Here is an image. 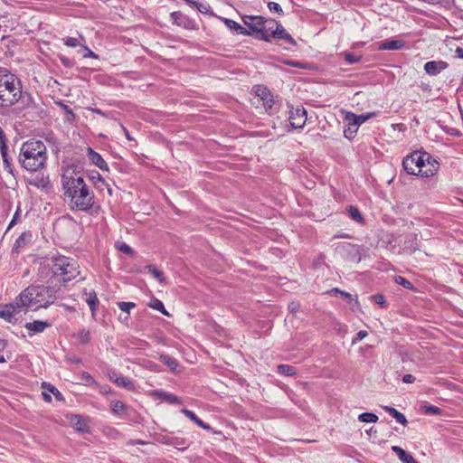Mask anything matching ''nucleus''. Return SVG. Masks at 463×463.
I'll list each match as a JSON object with an SVG mask.
<instances>
[{
  "label": "nucleus",
  "mask_w": 463,
  "mask_h": 463,
  "mask_svg": "<svg viewBox=\"0 0 463 463\" xmlns=\"http://www.w3.org/2000/svg\"><path fill=\"white\" fill-rule=\"evenodd\" d=\"M61 183L64 199L72 211L90 214L98 212L99 206L96 203L94 193L79 172L67 169L61 175Z\"/></svg>",
  "instance_id": "nucleus-1"
},
{
  "label": "nucleus",
  "mask_w": 463,
  "mask_h": 463,
  "mask_svg": "<svg viewBox=\"0 0 463 463\" xmlns=\"http://www.w3.org/2000/svg\"><path fill=\"white\" fill-rule=\"evenodd\" d=\"M21 102L29 107L32 98L22 90L20 79L7 70H0V113L6 115L10 109Z\"/></svg>",
  "instance_id": "nucleus-2"
},
{
  "label": "nucleus",
  "mask_w": 463,
  "mask_h": 463,
  "mask_svg": "<svg viewBox=\"0 0 463 463\" xmlns=\"http://www.w3.org/2000/svg\"><path fill=\"white\" fill-rule=\"evenodd\" d=\"M46 160V146L43 141L30 139L23 144L19 162L24 169L37 171L44 166Z\"/></svg>",
  "instance_id": "nucleus-3"
},
{
  "label": "nucleus",
  "mask_w": 463,
  "mask_h": 463,
  "mask_svg": "<svg viewBox=\"0 0 463 463\" xmlns=\"http://www.w3.org/2000/svg\"><path fill=\"white\" fill-rule=\"evenodd\" d=\"M55 292L52 287L31 286L19 294V301L24 307L46 308L56 299Z\"/></svg>",
  "instance_id": "nucleus-4"
},
{
  "label": "nucleus",
  "mask_w": 463,
  "mask_h": 463,
  "mask_svg": "<svg viewBox=\"0 0 463 463\" xmlns=\"http://www.w3.org/2000/svg\"><path fill=\"white\" fill-rule=\"evenodd\" d=\"M50 267L53 276L61 277L63 282L70 281L80 274L78 262L65 256L52 257Z\"/></svg>",
  "instance_id": "nucleus-5"
},
{
  "label": "nucleus",
  "mask_w": 463,
  "mask_h": 463,
  "mask_svg": "<svg viewBox=\"0 0 463 463\" xmlns=\"http://www.w3.org/2000/svg\"><path fill=\"white\" fill-rule=\"evenodd\" d=\"M244 24L249 28L248 31L251 32L250 35L258 40L270 42L269 20L263 16L244 15L242 16Z\"/></svg>",
  "instance_id": "nucleus-6"
},
{
  "label": "nucleus",
  "mask_w": 463,
  "mask_h": 463,
  "mask_svg": "<svg viewBox=\"0 0 463 463\" xmlns=\"http://www.w3.org/2000/svg\"><path fill=\"white\" fill-rule=\"evenodd\" d=\"M425 153L414 151L402 160V167L409 175H420V169L425 166Z\"/></svg>",
  "instance_id": "nucleus-7"
},
{
  "label": "nucleus",
  "mask_w": 463,
  "mask_h": 463,
  "mask_svg": "<svg viewBox=\"0 0 463 463\" xmlns=\"http://www.w3.org/2000/svg\"><path fill=\"white\" fill-rule=\"evenodd\" d=\"M288 121L292 129H301L307 121V110L301 107H290Z\"/></svg>",
  "instance_id": "nucleus-8"
},
{
  "label": "nucleus",
  "mask_w": 463,
  "mask_h": 463,
  "mask_svg": "<svg viewBox=\"0 0 463 463\" xmlns=\"http://www.w3.org/2000/svg\"><path fill=\"white\" fill-rule=\"evenodd\" d=\"M269 26L271 27L269 30L270 39H283L292 45H296L297 43L294 38L287 32V30L275 20H269Z\"/></svg>",
  "instance_id": "nucleus-9"
},
{
  "label": "nucleus",
  "mask_w": 463,
  "mask_h": 463,
  "mask_svg": "<svg viewBox=\"0 0 463 463\" xmlns=\"http://www.w3.org/2000/svg\"><path fill=\"white\" fill-rule=\"evenodd\" d=\"M23 308H24V306L21 305L18 296L13 303L6 304L0 310V317L5 319L6 322L13 323L14 314L19 313Z\"/></svg>",
  "instance_id": "nucleus-10"
},
{
  "label": "nucleus",
  "mask_w": 463,
  "mask_h": 463,
  "mask_svg": "<svg viewBox=\"0 0 463 463\" xmlns=\"http://www.w3.org/2000/svg\"><path fill=\"white\" fill-rule=\"evenodd\" d=\"M255 93L257 97L262 101V106L266 110L273 109L274 105L276 104L273 95L269 91V90L262 85H257L254 87Z\"/></svg>",
  "instance_id": "nucleus-11"
},
{
  "label": "nucleus",
  "mask_w": 463,
  "mask_h": 463,
  "mask_svg": "<svg viewBox=\"0 0 463 463\" xmlns=\"http://www.w3.org/2000/svg\"><path fill=\"white\" fill-rule=\"evenodd\" d=\"M425 166L420 169V175L424 177H430L437 174L439 168V163L429 153H425Z\"/></svg>",
  "instance_id": "nucleus-12"
},
{
  "label": "nucleus",
  "mask_w": 463,
  "mask_h": 463,
  "mask_svg": "<svg viewBox=\"0 0 463 463\" xmlns=\"http://www.w3.org/2000/svg\"><path fill=\"white\" fill-rule=\"evenodd\" d=\"M170 17L174 24L185 29L194 28V21L179 11L172 12Z\"/></svg>",
  "instance_id": "nucleus-13"
},
{
  "label": "nucleus",
  "mask_w": 463,
  "mask_h": 463,
  "mask_svg": "<svg viewBox=\"0 0 463 463\" xmlns=\"http://www.w3.org/2000/svg\"><path fill=\"white\" fill-rule=\"evenodd\" d=\"M449 67L447 61H430L425 63L424 70L427 74L430 76H436L440 71H444Z\"/></svg>",
  "instance_id": "nucleus-14"
},
{
  "label": "nucleus",
  "mask_w": 463,
  "mask_h": 463,
  "mask_svg": "<svg viewBox=\"0 0 463 463\" xmlns=\"http://www.w3.org/2000/svg\"><path fill=\"white\" fill-rule=\"evenodd\" d=\"M87 156L91 164L98 166L100 170L109 171V165L100 154L94 151L91 147H88Z\"/></svg>",
  "instance_id": "nucleus-15"
},
{
  "label": "nucleus",
  "mask_w": 463,
  "mask_h": 463,
  "mask_svg": "<svg viewBox=\"0 0 463 463\" xmlns=\"http://www.w3.org/2000/svg\"><path fill=\"white\" fill-rule=\"evenodd\" d=\"M8 146L5 138V136L3 134V131L0 130V153L3 157V163L5 165V168L10 173L13 174V168L10 162V159L7 155Z\"/></svg>",
  "instance_id": "nucleus-16"
},
{
  "label": "nucleus",
  "mask_w": 463,
  "mask_h": 463,
  "mask_svg": "<svg viewBox=\"0 0 463 463\" xmlns=\"http://www.w3.org/2000/svg\"><path fill=\"white\" fill-rule=\"evenodd\" d=\"M51 326L52 324L48 321L34 320L33 322L26 323L24 325V327L33 334H36L43 332L46 328L50 327Z\"/></svg>",
  "instance_id": "nucleus-17"
},
{
  "label": "nucleus",
  "mask_w": 463,
  "mask_h": 463,
  "mask_svg": "<svg viewBox=\"0 0 463 463\" xmlns=\"http://www.w3.org/2000/svg\"><path fill=\"white\" fill-rule=\"evenodd\" d=\"M375 116V112H369L365 114L356 115L353 112H347L345 120H352L356 126H361L366 120Z\"/></svg>",
  "instance_id": "nucleus-18"
},
{
  "label": "nucleus",
  "mask_w": 463,
  "mask_h": 463,
  "mask_svg": "<svg viewBox=\"0 0 463 463\" xmlns=\"http://www.w3.org/2000/svg\"><path fill=\"white\" fill-rule=\"evenodd\" d=\"M224 24L227 28L233 31L236 34H242V35H250L251 32L248 31L245 27L241 26L240 24H238L236 21L229 19V18H223L222 19Z\"/></svg>",
  "instance_id": "nucleus-19"
},
{
  "label": "nucleus",
  "mask_w": 463,
  "mask_h": 463,
  "mask_svg": "<svg viewBox=\"0 0 463 463\" xmlns=\"http://www.w3.org/2000/svg\"><path fill=\"white\" fill-rule=\"evenodd\" d=\"M84 294L86 296L85 300H86L87 304L89 305L90 309L91 311V317L93 318H95L96 312H97V307H98V306L99 304V298L97 297V294H96V292L94 290H91V291H89V292L85 291Z\"/></svg>",
  "instance_id": "nucleus-20"
},
{
  "label": "nucleus",
  "mask_w": 463,
  "mask_h": 463,
  "mask_svg": "<svg viewBox=\"0 0 463 463\" xmlns=\"http://www.w3.org/2000/svg\"><path fill=\"white\" fill-rule=\"evenodd\" d=\"M392 450L397 455V457L402 463H418L412 455L406 452L403 449H402L399 446H392Z\"/></svg>",
  "instance_id": "nucleus-21"
},
{
  "label": "nucleus",
  "mask_w": 463,
  "mask_h": 463,
  "mask_svg": "<svg viewBox=\"0 0 463 463\" xmlns=\"http://www.w3.org/2000/svg\"><path fill=\"white\" fill-rule=\"evenodd\" d=\"M405 43L402 40H386L379 45V50H401Z\"/></svg>",
  "instance_id": "nucleus-22"
},
{
  "label": "nucleus",
  "mask_w": 463,
  "mask_h": 463,
  "mask_svg": "<svg viewBox=\"0 0 463 463\" xmlns=\"http://www.w3.org/2000/svg\"><path fill=\"white\" fill-rule=\"evenodd\" d=\"M181 412L202 429L205 430H210L212 429L210 425L204 423L202 420H200L194 411L188 409H182Z\"/></svg>",
  "instance_id": "nucleus-23"
},
{
  "label": "nucleus",
  "mask_w": 463,
  "mask_h": 463,
  "mask_svg": "<svg viewBox=\"0 0 463 463\" xmlns=\"http://www.w3.org/2000/svg\"><path fill=\"white\" fill-rule=\"evenodd\" d=\"M383 410L388 412L392 417H393L397 422L401 423L403 426L408 424V420L404 414L397 411L395 408L391 406H383Z\"/></svg>",
  "instance_id": "nucleus-24"
},
{
  "label": "nucleus",
  "mask_w": 463,
  "mask_h": 463,
  "mask_svg": "<svg viewBox=\"0 0 463 463\" xmlns=\"http://www.w3.org/2000/svg\"><path fill=\"white\" fill-rule=\"evenodd\" d=\"M155 394L161 400L165 401L171 404H179L181 400L176 395L169 393L165 391H156Z\"/></svg>",
  "instance_id": "nucleus-25"
},
{
  "label": "nucleus",
  "mask_w": 463,
  "mask_h": 463,
  "mask_svg": "<svg viewBox=\"0 0 463 463\" xmlns=\"http://www.w3.org/2000/svg\"><path fill=\"white\" fill-rule=\"evenodd\" d=\"M346 121L347 124L345 126L344 135L347 139L352 140L356 136L359 127L356 126L352 120Z\"/></svg>",
  "instance_id": "nucleus-26"
},
{
  "label": "nucleus",
  "mask_w": 463,
  "mask_h": 463,
  "mask_svg": "<svg viewBox=\"0 0 463 463\" xmlns=\"http://www.w3.org/2000/svg\"><path fill=\"white\" fill-rule=\"evenodd\" d=\"M71 423L73 424L74 428L80 431V432H86L88 431V424L86 422V420L79 416V415H75L71 420Z\"/></svg>",
  "instance_id": "nucleus-27"
},
{
  "label": "nucleus",
  "mask_w": 463,
  "mask_h": 463,
  "mask_svg": "<svg viewBox=\"0 0 463 463\" xmlns=\"http://www.w3.org/2000/svg\"><path fill=\"white\" fill-rule=\"evenodd\" d=\"M32 239V234L30 232H23L15 241L14 245V250H18L19 248L24 247Z\"/></svg>",
  "instance_id": "nucleus-28"
},
{
  "label": "nucleus",
  "mask_w": 463,
  "mask_h": 463,
  "mask_svg": "<svg viewBox=\"0 0 463 463\" xmlns=\"http://www.w3.org/2000/svg\"><path fill=\"white\" fill-rule=\"evenodd\" d=\"M347 211H348L349 216L354 221H355L356 222L361 223V224L364 223V219L357 207L350 205V206H348Z\"/></svg>",
  "instance_id": "nucleus-29"
},
{
  "label": "nucleus",
  "mask_w": 463,
  "mask_h": 463,
  "mask_svg": "<svg viewBox=\"0 0 463 463\" xmlns=\"http://www.w3.org/2000/svg\"><path fill=\"white\" fill-rule=\"evenodd\" d=\"M160 361L167 367H169L171 371H175L178 366L177 360L167 354H162L160 356Z\"/></svg>",
  "instance_id": "nucleus-30"
},
{
  "label": "nucleus",
  "mask_w": 463,
  "mask_h": 463,
  "mask_svg": "<svg viewBox=\"0 0 463 463\" xmlns=\"http://www.w3.org/2000/svg\"><path fill=\"white\" fill-rule=\"evenodd\" d=\"M84 43H85V38L81 34H80L79 38L67 37L64 40V44L68 47H77V46L82 47Z\"/></svg>",
  "instance_id": "nucleus-31"
},
{
  "label": "nucleus",
  "mask_w": 463,
  "mask_h": 463,
  "mask_svg": "<svg viewBox=\"0 0 463 463\" xmlns=\"http://www.w3.org/2000/svg\"><path fill=\"white\" fill-rule=\"evenodd\" d=\"M114 382L119 387L125 388L129 391H132L135 388L134 383L128 377L125 376L118 377L117 379H115Z\"/></svg>",
  "instance_id": "nucleus-32"
},
{
  "label": "nucleus",
  "mask_w": 463,
  "mask_h": 463,
  "mask_svg": "<svg viewBox=\"0 0 463 463\" xmlns=\"http://www.w3.org/2000/svg\"><path fill=\"white\" fill-rule=\"evenodd\" d=\"M277 372L279 374L286 375V376H293L297 373L296 368L289 364H279L278 365Z\"/></svg>",
  "instance_id": "nucleus-33"
},
{
  "label": "nucleus",
  "mask_w": 463,
  "mask_h": 463,
  "mask_svg": "<svg viewBox=\"0 0 463 463\" xmlns=\"http://www.w3.org/2000/svg\"><path fill=\"white\" fill-rule=\"evenodd\" d=\"M146 269L148 270V272L154 278H156L158 280V282H160V283H164L165 282V278L163 272L161 270L157 269V268L155 265H147L146 267Z\"/></svg>",
  "instance_id": "nucleus-34"
},
{
  "label": "nucleus",
  "mask_w": 463,
  "mask_h": 463,
  "mask_svg": "<svg viewBox=\"0 0 463 463\" xmlns=\"http://www.w3.org/2000/svg\"><path fill=\"white\" fill-rule=\"evenodd\" d=\"M190 443L187 439L182 437H174L173 438V444L175 449L179 450H184L189 447Z\"/></svg>",
  "instance_id": "nucleus-35"
},
{
  "label": "nucleus",
  "mask_w": 463,
  "mask_h": 463,
  "mask_svg": "<svg viewBox=\"0 0 463 463\" xmlns=\"http://www.w3.org/2000/svg\"><path fill=\"white\" fill-rule=\"evenodd\" d=\"M148 306L151 308L161 312L165 316H167V317L169 316V313L165 310L163 302L161 300H159L158 298H154L153 299H151Z\"/></svg>",
  "instance_id": "nucleus-36"
},
{
  "label": "nucleus",
  "mask_w": 463,
  "mask_h": 463,
  "mask_svg": "<svg viewBox=\"0 0 463 463\" xmlns=\"http://www.w3.org/2000/svg\"><path fill=\"white\" fill-rule=\"evenodd\" d=\"M361 422L374 423L378 420V416L373 412H363L358 416Z\"/></svg>",
  "instance_id": "nucleus-37"
},
{
  "label": "nucleus",
  "mask_w": 463,
  "mask_h": 463,
  "mask_svg": "<svg viewBox=\"0 0 463 463\" xmlns=\"http://www.w3.org/2000/svg\"><path fill=\"white\" fill-rule=\"evenodd\" d=\"M127 410V406L121 401H115L111 403V411L115 414H119Z\"/></svg>",
  "instance_id": "nucleus-38"
},
{
  "label": "nucleus",
  "mask_w": 463,
  "mask_h": 463,
  "mask_svg": "<svg viewBox=\"0 0 463 463\" xmlns=\"http://www.w3.org/2000/svg\"><path fill=\"white\" fill-rule=\"evenodd\" d=\"M373 302L379 305L381 307H387L388 304L383 294H375L370 297Z\"/></svg>",
  "instance_id": "nucleus-39"
},
{
  "label": "nucleus",
  "mask_w": 463,
  "mask_h": 463,
  "mask_svg": "<svg viewBox=\"0 0 463 463\" xmlns=\"http://www.w3.org/2000/svg\"><path fill=\"white\" fill-rule=\"evenodd\" d=\"M394 280L398 285H401L407 289H411V290L414 289L412 283L402 276H396L394 278Z\"/></svg>",
  "instance_id": "nucleus-40"
},
{
  "label": "nucleus",
  "mask_w": 463,
  "mask_h": 463,
  "mask_svg": "<svg viewBox=\"0 0 463 463\" xmlns=\"http://www.w3.org/2000/svg\"><path fill=\"white\" fill-rule=\"evenodd\" d=\"M117 305L121 311H123L127 314H129L130 310L133 309L134 307H136V304L134 302L121 301V302H118Z\"/></svg>",
  "instance_id": "nucleus-41"
},
{
  "label": "nucleus",
  "mask_w": 463,
  "mask_h": 463,
  "mask_svg": "<svg viewBox=\"0 0 463 463\" xmlns=\"http://www.w3.org/2000/svg\"><path fill=\"white\" fill-rule=\"evenodd\" d=\"M422 411L426 414H432V415H440L441 414V409L434 406V405H424L422 407Z\"/></svg>",
  "instance_id": "nucleus-42"
},
{
  "label": "nucleus",
  "mask_w": 463,
  "mask_h": 463,
  "mask_svg": "<svg viewBox=\"0 0 463 463\" xmlns=\"http://www.w3.org/2000/svg\"><path fill=\"white\" fill-rule=\"evenodd\" d=\"M77 338L81 344H88L90 340V333L89 330L82 329L78 333Z\"/></svg>",
  "instance_id": "nucleus-43"
},
{
  "label": "nucleus",
  "mask_w": 463,
  "mask_h": 463,
  "mask_svg": "<svg viewBox=\"0 0 463 463\" xmlns=\"http://www.w3.org/2000/svg\"><path fill=\"white\" fill-rule=\"evenodd\" d=\"M341 297L348 304L352 305L354 303V305L359 306V301H358L357 296L354 297L350 293L343 290V292L341 293Z\"/></svg>",
  "instance_id": "nucleus-44"
},
{
  "label": "nucleus",
  "mask_w": 463,
  "mask_h": 463,
  "mask_svg": "<svg viewBox=\"0 0 463 463\" xmlns=\"http://www.w3.org/2000/svg\"><path fill=\"white\" fill-rule=\"evenodd\" d=\"M117 248L121 252H124L129 256H132L134 254L133 249L125 242H118Z\"/></svg>",
  "instance_id": "nucleus-45"
},
{
  "label": "nucleus",
  "mask_w": 463,
  "mask_h": 463,
  "mask_svg": "<svg viewBox=\"0 0 463 463\" xmlns=\"http://www.w3.org/2000/svg\"><path fill=\"white\" fill-rule=\"evenodd\" d=\"M43 387L47 388L51 392H52L56 399L60 401L63 400L61 393L54 386L51 385L50 383H43Z\"/></svg>",
  "instance_id": "nucleus-46"
},
{
  "label": "nucleus",
  "mask_w": 463,
  "mask_h": 463,
  "mask_svg": "<svg viewBox=\"0 0 463 463\" xmlns=\"http://www.w3.org/2000/svg\"><path fill=\"white\" fill-rule=\"evenodd\" d=\"M80 379L85 383L86 385L96 384L94 378L87 372H83L81 373Z\"/></svg>",
  "instance_id": "nucleus-47"
},
{
  "label": "nucleus",
  "mask_w": 463,
  "mask_h": 463,
  "mask_svg": "<svg viewBox=\"0 0 463 463\" xmlns=\"http://www.w3.org/2000/svg\"><path fill=\"white\" fill-rule=\"evenodd\" d=\"M345 60L347 63L354 64L361 60V56H357L353 53L347 52L345 54Z\"/></svg>",
  "instance_id": "nucleus-48"
},
{
  "label": "nucleus",
  "mask_w": 463,
  "mask_h": 463,
  "mask_svg": "<svg viewBox=\"0 0 463 463\" xmlns=\"http://www.w3.org/2000/svg\"><path fill=\"white\" fill-rule=\"evenodd\" d=\"M194 7L202 14H208L211 12V6L208 4L196 2Z\"/></svg>",
  "instance_id": "nucleus-49"
},
{
  "label": "nucleus",
  "mask_w": 463,
  "mask_h": 463,
  "mask_svg": "<svg viewBox=\"0 0 463 463\" xmlns=\"http://www.w3.org/2000/svg\"><path fill=\"white\" fill-rule=\"evenodd\" d=\"M268 7H269L270 12H276L279 14H283V10H282L281 6L278 3H276V2H269L268 3Z\"/></svg>",
  "instance_id": "nucleus-50"
},
{
  "label": "nucleus",
  "mask_w": 463,
  "mask_h": 463,
  "mask_svg": "<svg viewBox=\"0 0 463 463\" xmlns=\"http://www.w3.org/2000/svg\"><path fill=\"white\" fill-rule=\"evenodd\" d=\"M82 48L85 52L83 54L84 58L99 59L98 54L92 52L86 44L83 43Z\"/></svg>",
  "instance_id": "nucleus-51"
},
{
  "label": "nucleus",
  "mask_w": 463,
  "mask_h": 463,
  "mask_svg": "<svg viewBox=\"0 0 463 463\" xmlns=\"http://www.w3.org/2000/svg\"><path fill=\"white\" fill-rule=\"evenodd\" d=\"M368 335L367 331L365 330H360L356 334V337L352 340V345H356L359 341L363 340L364 337Z\"/></svg>",
  "instance_id": "nucleus-52"
},
{
  "label": "nucleus",
  "mask_w": 463,
  "mask_h": 463,
  "mask_svg": "<svg viewBox=\"0 0 463 463\" xmlns=\"http://www.w3.org/2000/svg\"><path fill=\"white\" fill-rule=\"evenodd\" d=\"M173 438L174 436H164L160 439V441L163 444L171 445L173 444Z\"/></svg>",
  "instance_id": "nucleus-53"
},
{
  "label": "nucleus",
  "mask_w": 463,
  "mask_h": 463,
  "mask_svg": "<svg viewBox=\"0 0 463 463\" xmlns=\"http://www.w3.org/2000/svg\"><path fill=\"white\" fill-rule=\"evenodd\" d=\"M415 381V377L412 374H405L402 377V382L404 383H412Z\"/></svg>",
  "instance_id": "nucleus-54"
},
{
  "label": "nucleus",
  "mask_w": 463,
  "mask_h": 463,
  "mask_svg": "<svg viewBox=\"0 0 463 463\" xmlns=\"http://www.w3.org/2000/svg\"><path fill=\"white\" fill-rule=\"evenodd\" d=\"M64 109L67 113L68 119H71V120L74 119L75 114L72 112V110L66 105H64Z\"/></svg>",
  "instance_id": "nucleus-55"
},
{
  "label": "nucleus",
  "mask_w": 463,
  "mask_h": 463,
  "mask_svg": "<svg viewBox=\"0 0 463 463\" xmlns=\"http://www.w3.org/2000/svg\"><path fill=\"white\" fill-rule=\"evenodd\" d=\"M342 292H343V290L339 289L338 288H334L330 289L327 293L331 296H337V295L341 296Z\"/></svg>",
  "instance_id": "nucleus-56"
},
{
  "label": "nucleus",
  "mask_w": 463,
  "mask_h": 463,
  "mask_svg": "<svg viewBox=\"0 0 463 463\" xmlns=\"http://www.w3.org/2000/svg\"><path fill=\"white\" fill-rule=\"evenodd\" d=\"M18 217H19V211L17 210L15 212V213L14 214L12 221L10 222V223L8 225V229H10L12 226H14L15 224Z\"/></svg>",
  "instance_id": "nucleus-57"
},
{
  "label": "nucleus",
  "mask_w": 463,
  "mask_h": 463,
  "mask_svg": "<svg viewBox=\"0 0 463 463\" xmlns=\"http://www.w3.org/2000/svg\"><path fill=\"white\" fill-rule=\"evenodd\" d=\"M288 309L291 311V312H296L298 309V303H295V302H292L288 305Z\"/></svg>",
  "instance_id": "nucleus-58"
},
{
  "label": "nucleus",
  "mask_w": 463,
  "mask_h": 463,
  "mask_svg": "<svg viewBox=\"0 0 463 463\" xmlns=\"http://www.w3.org/2000/svg\"><path fill=\"white\" fill-rule=\"evenodd\" d=\"M457 57L459 59H463V48L458 47L455 51Z\"/></svg>",
  "instance_id": "nucleus-59"
},
{
  "label": "nucleus",
  "mask_w": 463,
  "mask_h": 463,
  "mask_svg": "<svg viewBox=\"0 0 463 463\" xmlns=\"http://www.w3.org/2000/svg\"><path fill=\"white\" fill-rule=\"evenodd\" d=\"M121 127H122V130H123V132H124V134H125L126 137H127L128 140H132L133 138H132V137L130 136V134H129L128 130L125 127H123V126H121Z\"/></svg>",
  "instance_id": "nucleus-60"
},
{
  "label": "nucleus",
  "mask_w": 463,
  "mask_h": 463,
  "mask_svg": "<svg viewBox=\"0 0 463 463\" xmlns=\"http://www.w3.org/2000/svg\"><path fill=\"white\" fill-rule=\"evenodd\" d=\"M128 444L130 445H136V444H145L143 440L140 439H131Z\"/></svg>",
  "instance_id": "nucleus-61"
},
{
  "label": "nucleus",
  "mask_w": 463,
  "mask_h": 463,
  "mask_svg": "<svg viewBox=\"0 0 463 463\" xmlns=\"http://www.w3.org/2000/svg\"><path fill=\"white\" fill-rule=\"evenodd\" d=\"M6 345H7L6 341L0 338V352L5 350V348L6 347Z\"/></svg>",
  "instance_id": "nucleus-62"
},
{
  "label": "nucleus",
  "mask_w": 463,
  "mask_h": 463,
  "mask_svg": "<svg viewBox=\"0 0 463 463\" xmlns=\"http://www.w3.org/2000/svg\"><path fill=\"white\" fill-rule=\"evenodd\" d=\"M43 396L44 401H46L48 402H50L52 401V397L50 394L43 392Z\"/></svg>",
  "instance_id": "nucleus-63"
},
{
  "label": "nucleus",
  "mask_w": 463,
  "mask_h": 463,
  "mask_svg": "<svg viewBox=\"0 0 463 463\" xmlns=\"http://www.w3.org/2000/svg\"><path fill=\"white\" fill-rule=\"evenodd\" d=\"M92 179H98V180H99V181H100L102 184L104 183L103 178L101 177V175H100L99 173H96V175H93V176H92Z\"/></svg>",
  "instance_id": "nucleus-64"
}]
</instances>
